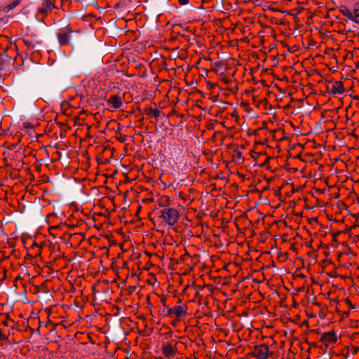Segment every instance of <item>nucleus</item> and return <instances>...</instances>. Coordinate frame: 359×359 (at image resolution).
Here are the masks:
<instances>
[{
  "label": "nucleus",
  "instance_id": "14",
  "mask_svg": "<svg viewBox=\"0 0 359 359\" xmlns=\"http://www.w3.org/2000/svg\"><path fill=\"white\" fill-rule=\"evenodd\" d=\"M20 4V1L19 0H16V1H14L13 2H12L10 5H8V10H12L14 8H15L18 4Z\"/></svg>",
  "mask_w": 359,
  "mask_h": 359
},
{
  "label": "nucleus",
  "instance_id": "3",
  "mask_svg": "<svg viewBox=\"0 0 359 359\" xmlns=\"http://www.w3.org/2000/svg\"><path fill=\"white\" fill-rule=\"evenodd\" d=\"M73 31L69 25L59 30V32L57 34V37L60 46L69 43L70 34Z\"/></svg>",
  "mask_w": 359,
  "mask_h": 359
},
{
  "label": "nucleus",
  "instance_id": "15",
  "mask_svg": "<svg viewBox=\"0 0 359 359\" xmlns=\"http://www.w3.org/2000/svg\"><path fill=\"white\" fill-rule=\"evenodd\" d=\"M117 140L120 142H125L127 140V137L126 135H120L118 137H116Z\"/></svg>",
  "mask_w": 359,
  "mask_h": 359
},
{
  "label": "nucleus",
  "instance_id": "2",
  "mask_svg": "<svg viewBox=\"0 0 359 359\" xmlns=\"http://www.w3.org/2000/svg\"><path fill=\"white\" fill-rule=\"evenodd\" d=\"M250 355L257 359H269V346L266 344L255 346L253 351L250 353Z\"/></svg>",
  "mask_w": 359,
  "mask_h": 359
},
{
  "label": "nucleus",
  "instance_id": "12",
  "mask_svg": "<svg viewBox=\"0 0 359 359\" xmlns=\"http://www.w3.org/2000/svg\"><path fill=\"white\" fill-rule=\"evenodd\" d=\"M8 337L3 332V330L0 328V344L8 342Z\"/></svg>",
  "mask_w": 359,
  "mask_h": 359
},
{
  "label": "nucleus",
  "instance_id": "16",
  "mask_svg": "<svg viewBox=\"0 0 359 359\" xmlns=\"http://www.w3.org/2000/svg\"><path fill=\"white\" fill-rule=\"evenodd\" d=\"M179 3L182 5H187L189 3V0H178Z\"/></svg>",
  "mask_w": 359,
  "mask_h": 359
},
{
  "label": "nucleus",
  "instance_id": "13",
  "mask_svg": "<svg viewBox=\"0 0 359 359\" xmlns=\"http://www.w3.org/2000/svg\"><path fill=\"white\" fill-rule=\"evenodd\" d=\"M354 17L355 22H359V3L354 5Z\"/></svg>",
  "mask_w": 359,
  "mask_h": 359
},
{
  "label": "nucleus",
  "instance_id": "1",
  "mask_svg": "<svg viewBox=\"0 0 359 359\" xmlns=\"http://www.w3.org/2000/svg\"><path fill=\"white\" fill-rule=\"evenodd\" d=\"M159 217L168 226H174L179 219V212L174 208L165 207L159 212Z\"/></svg>",
  "mask_w": 359,
  "mask_h": 359
},
{
  "label": "nucleus",
  "instance_id": "7",
  "mask_svg": "<svg viewBox=\"0 0 359 359\" xmlns=\"http://www.w3.org/2000/svg\"><path fill=\"white\" fill-rule=\"evenodd\" d=\"M55 7V4L50 0H44L39 8L38 13L44 16L50 13Z\"/></svg>",
  "mask_w": 359,
  "mask_h": 359
},
{
  "label": "nucleus",
  "instance_id": "6",
  "mask_svg": "<svg viewBox=\"0 0 359 359\" xmlns=\"http://www.w3.org/2000/svg\"><path fill=\"white\" fill-rule=\"evenodd\" d=\"M337 339V338L334 331L323 332L320 337V341L326 346L335 343Z\"/></svg>",
  "mask_w": 359,
  "mask_h": 359
},
{
  "label": "nucleus",
  "instance_id": "10",
  "mask_svg": "<svg viewBox=\"0 0 359 359\" xmlns=\"http://www.w3.org/2000/svg\"><path fill=\"white\" fill-rule=\"evenodd\" d=\"M144 112L147 116H154L156 120L158 119V117L161 114V111L157 108H152L151 107H147L144 109Z\"/></svg>",
  "mask_w": 359,
  "mask_h": 359
},
{
  "label": "nucleus",
  "instance_id": "5",
  "mask_svg": "<svg viewBox=\"0 0 359 359\" xmlns=\"http://www.w3.org/2000/svg\"><path fill=\"white\" fill-rule=\"evenodd\" d=\"M161 350L163 355L167 358H172L177 353L176 346L171 343L163 344Z\"/></svg>",
  "mask_w": 359,
  "mask_h": 359
},
{
  "label": "nucleus",
  "instance_id": "11",
  "mask_svg": "<svg viewBox=\"0 0 359 359\" xmlns=\"http://www.w3.org/2000/svg\"><path fill=\"white\" fill-rule=\"evenodd\" d=\"M340 12L348 19L355 21L354 10L352 11L345 6H341L339 7Z\"/></svg>",
  "mask_w": 359,
  "mask_h": 359
},
{
  "label": "nucleus",
  "instance_id": "17",
  "mask_svg": "<svg viewBox=\"0 0 359 359\" xmlns=\"http://www.w3.org/2000/svg\"><path fill=\"white\" fill-rule=\"evenodd\" d=\"M3 324H4V325H6V326L7 325V323H6V321H4V322L3 323Z\"/></svg>",
  "mask_w": 359,
  "mask_h": 359
},
{
  "label": "nucleus",
  "instance_id": "8",
  "mask_svg": "<svg viewBox=\"0 0 359 359\" xmlns=\"http://www.w3.org/2000/svg\"><path fill=\"white\" fill-rule=\"evenodd\" d=\"M107 104L111 105L113 109H117L123 105L122 99L117 95H112L107 101Z\"/></svg>",
  "mask_w": 359,
  "mask_h": 359
},
{
  "label": "nucleus",
  "instance_id": "9",
  "mask_svg": "<svg viewBox=\"0 0 359 359\" xmlns=\"http://www.w3.org/2000/svg\"><path fill=\"white\" fill-rule=\"evenodd\" d=\"M330 92L334 95H341L344 93V84L341 81H336L331 83Z\"/></svg>",
  "mask_w": 359,
  "mask_h": 359
},
{
  "label": "nucleus",
  "instance_id": "4",
  "mask_svg": "<svg viewBox=\"0 0 359 359\" xmlns=\"http://www.w3.org/2000/svg\"><path fill=\"white\" fill-rule=\"evenodd\" d=\"M168 315H175L178 319L185 316L187 313V307L180 305L175 306L168 309Z\"/></svg>",
  "mask_w": 359,
  "mask_h": 359
}]
</instances>
